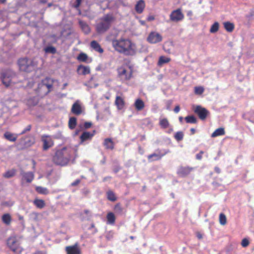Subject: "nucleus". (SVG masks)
Wrapping results in <instances>:
<instances>
[{
  "mask_svg": "<svg viewBox=\"0 0 254 254\" xmlns=\"http://www.w3.org/2000/svg\"><path fill=\"white\" fill-rule=\"evenodd\" d=\"M46 1H46V0H41V3H46Z\"/></svg>",
  "mask_w": 254,
  "mask_h": 254,
  "instance_id": "0e129e2a",
  "label": "nucleus"
},
{
  "mask_svg": "<svg viewBox=\"0 0 254 254\" xmlns=\"http://www.w3.org/2000/svg\"><path fill=\"white\" fill-rule=\"evenodd\" d=\"M184 133L182 131H178L175 135V138L177 141H181L183 139Z\"/></svg>",
  "mask_w": 254,
  "mask_h": 254,
  "instance_id": "37998d69",
  "label": "nucleus"
},
{
  "mask_svg": "<svg viewBox=\"0 0 254 254\" xmlns=\"http://www.w3.org/2000/svg\"><path fill=\"white\" fill-rule=\"evenodd\" d=\"M84 212L86 214H88V213H89L90 211L88 210H85L84 211Z\"/></svg>",
  "mask_w": 254,
  "mask_h": 254,
  "instance_id": "e2e57ef3",
  "label": "nucleus"
},
{
  "mask_svg": "<svg viewBox=\"0 0 254 254\" xmlns=\"http://www.w3.org/2000/svg\"><path fill=\"white\" fill-rule=\"evenodd\" d=\"M162 40V36L156 32H151L147 37V41L151 44H156Z\"/></svg>",
  "mask_w": 254,
  "mask_h": 254,
  "instance_id": "1a4fd4ad",
  "label": "nucleus"
},
{
  "mask_svg": "<svg viewBox=\"0 0 254 254\" xmlns=\"http://www.w3.org/2000/svg\"><path fill=\"white\" fill-rule=\"evenodd\" d=\"M42 141L43 142V150H47L53 145L52 140L48 136H42Z\"/></svg>",
  "mask_w": 254,
  "mask_h": 254,
  "instance_id": "2eb2a0df",
  "label": "nucleus"
},
{
  "mask_svg": "<svg viewBox=\"0 0 254 254\" xmlns=\"http://www.w3.org/2000/svg\"><path fill=\"white\" fill-rule=\"evenodd\" d=\"M107 198L109 200L112 201H115L117 200V198L115 193L112 190H109L107 192Z\"/></svg>",
  "mask_w": 254,
  "mask_h": 254,
  "instance_id": "4c0bfd02",
  "label": "nucleus"
},
{
  "mask_svg": "<svg viewBox=\"0 0 254 254\" xmlns=\"http://www.w3.org/2000/svg\"><path fill=\"white\" fill-rule=\"evenodd\" d=\"M12 220L11 217L9 214L6 213L2 215V221L6 225H9Z\"/></svg>",
  "mask_w": 254,
  "mask_h": 254,
  "instance_id": "b1692460",
  "label": "nucleus"
},
{
  "mask_svg": "<svg viewBox=\"0 0 254 254\" xmlns=\"http://www.w3.org/2000/svg\"><path fill=\"white\" fill-rule=\"evenodd\" d=\"M215 171L217 173V174H219L221 172V170L219 168H218V167H215Z\"/></svg>",
  "mask_w": 254,
  "mask_h": 254,
  "instance_id": "4d7b16f0",
  "label": "nucleus"
},
{
  "mask_svg": "<svg viewBox=\"0 0 254 254\" xmlns=\"http://www.w3.org/2000/svg\"><path fill=\"white\" fill-rule=\"evenodd\" d=\"M36 190L38 193L41 194H47L49 193L48 190L47 188L42 187H37L36 188Z\"/></svg>",
  "mask_w": 254,
  "mask_h": 254,
  "instance_id": "c9c22d12",
  "label": "nucleus"
},
{
  "mask_svg": "<svg viewBox=\"0 0 254 254\" xmlns=\"http://www.w3.org/2000/svg\"><path fill=\"white\" fill-rule=\"evenodd\" d=\"M156 151L157 152V153H153L147 156L148 160L149 162L159 160L167 153V152L166 151L164 153H161L159 150Z\"/></svg>",
  "mask_w": 254,
  "mask_h": 254,
  "instance_id": "4468645a",
  "label": "nucleus"
},
{
  "mask_svg": "<svg viewBox=\"0 0 254 254\" xmlns=\"http://www.w3.org/2000/svg\"><path fill=\"white\" fill-rule=\"evenodd\" d=\"M55 80L50 77L43 79L38 84V91L43 94H47L52 89Z\"/></svg>",
  "mask_w": 254,
  "mask_h": 254,
  "instance_id": "39448f33",
  "label": "nucleus"
},
{
  "mask_svg": "<svg viewBox=\"0 0 254 254\" xmlns=\"http://www.w3.org/2000/svg\"><path fill=\"white\" fill-rule=\"evenodd\" d=\"M95 130H93L92 132L89 131H84L80 136V144L84 143L86 141L91 140L94 135Z\"/></svg>",
  "mask_w": 254,
  "mask_h": 254,
  "instance_id": "ddd939ff",
  "label": "nucleus"
},
{
  "mask_svg": "<svg viewBox=\"0 0 254 254\" xmlns=\"http://www.w3.org/2000/svg\"><path fill=\"white\" fill-rule=\"evenodd\" d=\"M115 104L119 109H121L123 108L124 105V100L121 97L117 96Z\"/></svg>",
  "mask_w": 254,
  "mask_h": 254,
  "instance_id": "c756f323",
  "label": "nucleus"
},
{
  "mask_svg": "<svg viewBox=\"0 0 254 254\" xmlns=\"http://www.w3.org/2000/svg\"><path fill=\"white\" fill-rule=\"evenodd\" d=\"M74 153V150L73 149L64 147L56 152L53 157V161L57 165L65 166L71 159Z\"/></svg>",
  "mask_w": 254,
  "mask_h": 254,
  "instance_id": "f03ea898",
  "label": "nucleus"
},
{
  "mask_svg": "<svg viewBox=\"0 0 254 254\" xmlns=\"http://www.w3.org/2000/svg\"><path fill=\"white\" fill-rule=\"evenodd\" d=\"M21 175L22 176V181H26V182L30 183L34 179V175L33 173L31 172H25L22 171L21 172Z\"/></svg>",
  "mask_w": 254,
  "mask_h": 254,
  "instance_id": "f3484780",
  "label": "nucleus"
},
{
  "mask_svg": "<svg viewBox=\"0 0 254 254\" xmlns=\"http://www.w3.org/2000/svg\"><path fill=\"white\" fill-rule=\"evenodd\" d=\"M219 223L222 225H225L227 222L226 217L223 213H220L219 217Z\"/></svg>",
  "mask_w": 254,
  "mask_h": 254,
  "instance_id": "ea45409f",
  "label": "nucleus"
},
{
  "mask_svg": "<svg viewBox=\"0 0 254 254\" xmlns=\"http://www.w3.org/2000/svg\"><path fill=\"white\" fill-rule=\"evenodd\" d=\"M56 51V49L53 47H48L46 49V52H50L53 54L55 53Z\"/></svg>",
  "mask_w": 254,
  "mask_h": 254,
  "instance_id": "09e8293b",
  "label": "nucleus"
},
{
  "mask_svg": "<svg viewBox=\"0 0 254 254\" xmlns=\"http://www.w3.org/2000/svg\"><path fill=\"white\" fill-rule=\"evenodd\" d=\"M77 125V120L75 117H71L68 121V127L70 129H74Z\"/></svg>",
  "mask_w": 254,
  "mask_h": 254,
  "instance_id": "cd10ccee",
  "label": "nucleus"
},
{
  "mask_svg": "<svg viewBox=\"0 0 254 254\" xmlns=\"http://www.w3.org/2000/svg\"><path fill=\"white\" fill-rule=\"evenodd\" d=\"M148 19H149V20H153V19H154V18H153V17H149V18H148Z\"/></svg>",
  "mask_w": 254,
  "mask_h": 254,
  "instance_id": "338daca9",
  "label": "nucleus"
},
{
  "mask_svg": "<svg viewBox=\"0 0 254 254\" xmlns=\"http://www.w3.org/2000/svg\"><path fill=\"white\" fill-rule=\"evenodd\" d=\"M87 59V55L84 53H80L77 57V60L80 62H86Z\"/></svg>",
  "mask_w": 254,
  "mask_h": 254,
  "instance_id": "79ce46f5",
  "label": "nucleus"
},
{
  "mask_svg": "<svg viewBox=\"0 0 254 254\" xmlns=\"http://www.w3.org/2000/svg\"><path fill=\"white\" fill-rule=\"evenodd\" d=\"M219 24L218 22H215L211 26L210 29V32L211 33H214L216 32L219 29Z\"/></svg>",
  "mask_w": 254,
  "mask_h": 254,
  "instance_id": "58836bf2",
  "label": "nucleus"
},
{
  "mask_svg": "<svg viewBox=\"0 0 254 254\" xmlns=\"http://www.w3.org/2000/svg\"><path fill=\"white\" fill-rule=\"evenodd\" d=\"M180 110V108L179 105L176 106L174 110V112L176 113H178Z\"/></svg>",
  "mask_w": 254,
  "mask_h": 254,
  "instance_id": "5fc2aeb1",
  "label": "nucleus"
},
{
  "mask_svg": "<svg viewBox=\"0 0 254 254\" xmlns=\"http://www.w3.org/2000/svg\"><path fill=\"white\" fill-rule=\"evenodd\" d=\"M32 126L30 125H28L20 133V134H25L26 132L29 131L31 129Z\"/></svg>",
  "mask_w": 254,
  "mask_h": 254,
  "instance_id": "de8ad7c7",
  "label": "nucleus"
},
{
  "mask_svg": "<svg viewBox=\"0 0 254 254\" xmlns=\"http://www.w3.org/2000/svg\"><path fill=\"white\" fill-rule=\"evenodd\" d=\"M179 121L181 122V123H182L183 122V118L182 117H180L179 118Z\"/></svg>",
  "mask_w": 254,
  "mask_h": 254,
  "instance_id": "680f3d73",
  "label": "nucleus"
},
{
  "mask_svg": "<svg viewBox=\"0 0 254 254\" xmlns=\"http://www.w3.org/2000/svg\"><path fill=\"white\" fill-rule=\"evenodd\" d=\"M114 236V233L112 231L108 232L106 234V238L107 240L110 241L111 240Z\"/></svg>",
  "mask_w": 254,
  "mask_h": 254,
  "instance_id": "a18cd8bd",
  "label": "nucleus"
},
{
  "mask_svg": "<svg viewBox=\"0 0 254 254\" xmlns=\"http://www.w3.org/2000/svg\"><path fill=\"white\" fill-rule=\"evenodd\" d=\"M18 64L19 69L21 71L25 72L32 71L35 69L37 65V63L34 60L26 58L19 59Z\"/></svg>",
  "mask_w": 254,
  "mask_h": 254,
  "instance_id": "20e7f679",
  "label": "nucleus"
},
{
  "mask_svg": "<svg viewBox=\"0 0 254 254\" xmlns=\"http://www.w3.org/2000/svg\"><path fill=\"white\" fill-rule=\"evenodd\" d=\"M33 254H47L46 251H37Z\"/></svg>",
  "mask_w": 254,
  "mask_h": 254,
  "instance_id": "864d4df0",
  "label": "nucleus"
},
{
  "mask_svg": "<svg viewBox=\"0 0 254 254\" xmlns=\"http://www.w3.org/2000/svg\"><path fill=\"white\" fill-rule=\"evenodd\" d=\"M170 20L173 22H178L184 18V15L180 9L173 11L170 15Z\"/></svg>",
  "mask_w": 254,
  "mask_h": 254,
  "instance_id": "9b49d317",
  "label": "nucleus"
},
{
  "mask_svg": "<svg viewBox=\"0 0 254 254\" xmlns=\"http://www.w3.org/2000/svg\"><path fill=\"white\" fill-rule=\"evenodd\" d=\"M112 44L115 50L121 54L133 55L135 53V45L128 39H114Z\"/></svg>",
  "mask_w": 254,
  "mask_h": 254,
  "instance_id": "f257e3e1",
  "label": "nucleus"
},
{
  "mask_svg": "<svg viewBox=\"0 0 254 254\" xmlns=\"http://www.w3.org/2000/svg\"><path fill=\"white\" fill-rule=\"evenodd\" d=\"M111 179V177H105L104 179H103V181L104 182H105L108 180H110Z\"/></svg>",
  "mask_w": 254,
  "mask_h": 254,
  "instance_id": "052dcab7",
  "label": "nucleus"
},
{
  "mask_svg": "<svg viewBox=\"0 0 254 254\" xmlns=\"http://www.w3.org/2000/svg\"><path fill=\"white\" fill-rule=\"evenodd\" d=\"M79 25L82 29V31L85 33L88 34L90 32V28L89 26L84 22L82 21H79Z\"/></svg>",
  "mask_w": 254,
  "mask_h": 254,
  "instance_id": "a878e982",
  "label": "nucleus"
},
{
  "mask_svg": "<svg viewBox=\"0 0 254 254\" xmlns=\"http://www.w3.org/2000/svg\"><path fill=\"white\" fill-rule=\"evenodd\" d=\"M104 145L107 149H113L114 148V143L111 139L106 138L104 140Z\"/></svg>",
  "mask_w": 254,
  "mask_h": 254,
  "instance_id": "bb28decb",
  "label": "nucleus"
},
{
  "mask_svg": "<svg viewBox=\"0 0 254 254\" xmlns=\"http://www.w3.org/2000/svg\"><path fill=\"white\" fill-rule=\"evenodd\" d=\"M193 170L190 167H181L178 170V174L181 177H185L188 175Z\"/></svg>",
  "mask_w": 254,
  "mask_h": 254,
  "instance_id": "a211bd4d",
  "label": "nucleus"
},
{
  "mask_svg": "<svg viewBox=\"0 0 254 254\" xmlns=\"http://www.w3.org/2000/svg\"><path fill=\"white\" fill-rule=\"evenodd\" d=\"M15 173L16 170L14 169L8 170L3 174V177L5 178H10L13 177L15 175Z\"/></svg>",
  "mask_w": 254,
  "mask_h": 254,
  "instance_id": "473e14b6",
  "label": "nucleus"
},
{
  "mask_svg": "<svg viewBox=\"0 0 254 254\" xmlns=\"http://www.w3.org/2000/svg\"><path fill=\"white\" fill-rule=\"evenodd\" d=\"M92 126V123L91 122H85L84 125V127L85 128L87 129L90 128Z\"/></svg>",
  "mask_w": 254,
  "mask_h": 254,
  "instance_id": "603ef678",
  "label": "nucleus"
},
{
  "mask_svg": "<svg viewBox=\"0 0 254 254\" xmlns=\"http://www.w3.org/2000/svg\"><path fill=\"white\" fill-rule=\"evenodd\" d=\"M194 112L201 120H205L209 114V112L205 108L200 106H197L194 109Z\"/></svg>",
  "mask_w": 254,
  "mask_h": 254,
  "instance_id": "9d476101",
  "label": "nucleus"
},
{
  "mask_svg": "<svg viewBox=\"0 0 254 254\" xmlns=\"http://www.w3.org/2000/svg\"><path fill=\"white\" fill-rule=\"evenodd\" d=\"M80 182L81 180L80 179H77L71 184V186L72 187H75L77 186L80 183Z\"/></svg>",
  "mask_w": 254,
  "mask_h": 254,
  "instance_id": "8fccbe9b",
  "label": "nucleus"
},
{
  "mask_svg": "<svg viewBox=\"0 0 254 254\" xmlns=\"http://www.w3.org/2000/svg\"><path fill=\"white\" fill-rule=\"evenodd\" d=\"M81 0H76L75 7H78L80 5Z\"/></svg>",
  "mask_w": 254,
  "mask_h": 254,
  "instance_id": "6e6d98bb",
  "label": "nucleus"
},
{
  "mask_svg": "<svg viewBox=\"0 0 254 254\" xmlns=\"http://www.w3.org/2000/svg\"><path fill=\"white\" fill-rule=\"evenodd\" d=\"M91 47L94 49L96 52H99V53H103L104 50L103 48H101L100 44L96 41H92L90 43Z\"/></svg>",
  "mask_w": 254,
  "mask_h": 254,
  "instance_id": "aec40b11",
  "label": "nucleus"
},
{
  "mask_svg": "<svg viewBox=\"0 0 254 254\" xmlns=\"http://www.w3.org/2000/svg\"><path fill=\"white\" fill-rule=\"evenodd\" d=\"M4 136L7 140L13 142L15 141L17 138V136L16 135L9 132H6L4 133Z\"/></svg>",
  "mask_w": 254,
  "mask_h": 254,
  "instance_id": "7c9ffc66",
  "label": "nucleus"
},
{
  "mask_svg": "<svg viewBox=\"0 0 254 254\" xmlns=\"http://www.w3.org/2000/svg\"><path fill=\"white\" fill-rule=\"evenodd\" d=\"M196 236L198 239H201L202 238V235L200 233H197L196 234Z\"/></svg>",
  "mask_w": 254,
  "mask_h": 254,
  "instance_id": "13d9d810",
  "label": "nucleus"
},
{
  "mask_svg": "<svg viewBox=\"0 0 254 254\" xmlns=\"http://www.w3.org/2000/svg\"><path fill=\"white\" fill-rule=\"evenodd\" d=\"M117 71L118 77L123 81L129 80L132 76V71L130 68L121 66L118 68Z\"/></svg>",
  "mask_w": 254,
  "mask_h": 254,
  "instance_id": "0eeeda50",
  "label": "nucleus"
},
{
  "mask_svg": "<svg viewBox=\"0 0 254 254\" xmlns=\"http://www.w3.org/2000/svg\"><path fill=\"white\" fill-rule=\"evenodd\" d=\"M0 2L2 3H4L5 1V0H0Z\"/></svg>",
  "mask_w": 254,
  "mask_h": 254,
  "instance_id": "774afa93",
  "label": "nucleus"
},
{
  "mask_svg": "<svg viewBox=\"0 0 254 254\" xmlns=\"http://www.w3.org/2000/svg\"><path fill=\"white\" fill-rule=\"evenodd\" d=\"M190 131L191 132V134H193L195 132V129L194 128H191L190 129Z\"/></svg>",
  "mask_w": 254,
  "mask_h": 254,
  "instance_id": "bf43d9fd",
  "label": "nucleus"
},
{
  "mask_svg": "<svg viewBox=\"0 0 254 254\" xmlns=\"http://www.w3.org/2000/svg\"><path fill=\"white\" fill-rule=\"evenodd\" d=\"M66 254H81V250L78 245L76 243L73 246H67L65 247Z\"/></svg>",
  "mask_w": 254,
  "mask_h": 254,
  "instance_id": "f8f14e48",
  "label": "nucleus"
},
{
  "mask_svg": "<svg viewBox=\"0 0 254 254\" xmlns=\"http://www.w3.org/2000/svg\"><path fill=\"white\" fill-rule=\"evenodd\" d=\"M7 245L9 249L16 254H21L23 249L20 246L19 240L15 237L9 238Z\"/></svg>",
  "mask_w": 254,
  "mask_h": 254,
  "instance_id": "423d86ee",
  "label": "nucleus"
},
{
  "mask_svg": "<svg viewBox=\"0 0 254 254\" xmlns=\"http://www.w3.org/2000/svg\"><path fill=\"white\" fill-rule=\"evenodd\" d=\"M71 112L74 115H79L82 113V108L80 102L76 101L72 106Z\"/></svg>",
  "mask_w": 254,
  "mask_h": 254,
  "instance_id": "dca6fc26",
  "label": "nucleus"
},
{
  "mask_svg": "<svg viewBox=\"0 0 254 254\" xmlns=\"http://www.w3.org/2000/svg\"><path fill=\"white\" fill-rule=\"evenodd\" d=\"M144 103L142 100L140 99L136 100L134 103V107L136 110L141 111L144 108Z\"/></svg>",
  "mask_w": 254,
  "mask_h": 254,
  "instance_id": "4be33fe9",
  "label": "nucleus"
},
{
  "mask_svg": "<svg viewBox=\"0 0 254 254\" xmlns=\"http://www.w3.org/2000/svg\"><path fill=\"white\" fill-rule=\"evenodd\" d=\"M94 227H95L94 224L93 223H92V224H91V228H94Z\"/></svg>",
  "mask_w": 254,
  "mask_h": 254,
  "instance_id": "69168bd1",
  "label": "nucleus"
},
{
  "mask_svg": "<svg viewBox=\"0 0 254 254\" xmlns=\"http://www.w3.org/2000/svg\"><path fill=\"white\" fill-rule=\"evenodd\" d=\"M33 203L37 207L42 209L45 206V201L42 199H35Z\"/></svg>",
  "mask_w": 254,
  "mask_h": 254,
  "instance_id": "c85d7f7f",
  "label": "nucleus"
},
{
  "mask_svg": "<svg viewBox=\"0 0 254 254\" xmlns=\"http://www.w3.org/2000/svg\"><path fill=\"white\" fill-rule=\"evenodd\" d=\"M107 219L108 222L109 224H114L115 221V217L113 213L109 212L107 214Z\"/></svg>",
  "mask_w": 254,
  "mask_h": 254,
  "instance_id": "72a5a7b5",
  "label": "nucleus"
},
{
  "mask_svg": "<svg viewBox=\"0 0 254 254\" xmlns=\"http://www.w3.org/2000/svg\"><path fill=\"white\" fill-rule=\"evenodd\" d=\"M204 153L203 151H200V152L196 155V158L197 160H201L202 158V155Z\"/></svg>",
  "mask_w": 254,
  "mask_h": 254,
  "instance_id": "3c124183",
  "label": "nucleus"
},
{
  "mask_svg": "<svg viewBox=\"0 0 254 254\" xmlns=\"http://www.w3.org/2000/svg\"><path fill=\"white\" fill-rule=\"evenodd\" d=\"M241 245L244 248L247 247L249 245V240L246 238L243 239L241 242Z\"/></svg>",
  "mask_w": 254,
  "mask_h": 254,
  "instance_id": "49530a36",
  "label": "nucleus"
},
{
  "mask_svg": "<svg viewBox=\"0 0 254 254\" xmlns=\"http://www.w3.org/2000/svg\"><path fill=\"white\" fill-rule=\"evenodd\" d=\"M77 72L80 75H86L90 72V69L88 66L79 65L77 68Z\"/></svg>",
  "mask_w": 254,
  "mask_h": 254,
  "instance_id": "6ab92c4d",
  "label": "nucleus"
},
{
  "mask_svg": "<svg viewBox=\"0 0 254 254\" xmlns=\"http://www.w3.org/2000/svg\"><path fill=\"white\" fill-rule=\"evenodd\" d=\"M225 133L224 128L223 127H219L216 129L211 134L212 137H215L218 136L224 135Z\"/></svg>",
  "mask_w": 254,
  "mask_h": 254,
  "instance_id": "5701e85b",
  "label": "nucleus"
},
{
  "mask_svg": "<svg viewBox=\"0 0 254 254\" xmlns=\"http://www.w3.org/2000/svg\"><path fill=\"white\" fill-rule=\"evenodd\" d=\"M114 211L117 214L122 215L123 212V208L120 204H117L115 206Z\"/></svg>",
  "mask_w": 254,
  "mask_h": 254,
  "instance_id": "a19ab883",
  "label": "nucleus"
},
{
  "mask_svg": "<svg viewBox=\"0 0 254 254\" xmlns=\"http://www.w3.org/2000/svg\"><path fill=\"white\" fill-rule=\"evenodd\" d=\"M15 75V73L9 69L2 71L1 75V79L2 84L6 87L10 86L12 79Z\"/></svg>",
  "mask_w": 254,
  "mask_h": 254,
  "instance_id": "6e6552de",
  "label": "nucleus"
},
{
  "mask_svg": "<svg viewBox=\"0 0 254 254\" xmlns=\"http://www.w3.org/2000/svg\"><path fill=\"white\" fill-rule=\"evenodd\" d=\"M159 125L162 127L166 128L169 127V123L168 120L164 118L160 120Z\"/></svg>",
  "mask_w": 254,
  "mask_h": 254,
  "instance_id": "e433bc0d",
  "label": "nucleus"
},
{
  "mask_svg": "<svg viewBox=\"0 0 254 254\" xmlns=\"http://www.w3.org/2000/svg\"><path fill=\"white\" fill-rule=\"evenodd\" d=\"M185 120L187 123L196 124L197 120L194 116H188L185 118Z\"/></svg>",
  "mask_w": 254,
  "mask_h": 254,
  "instance_id": "f704fd0d",
  "label": "nucleus"
},
{
  "mask_svg": "<svg viewBox=\"0 0 254 254\" xmlns=\"http://www.w3.org/2000/svg\"><path fill=\"white\" fill-rule=\"evenodd\" d=\"M204 91V88L202 87L199 86V87H195L194 88V93L196 94L200 95L202 94V93Z\"/></svg>",
  "mask_w": 254,
  "mask_h": 254,
  "instance_id": "c03bdc74",
  "label": "nucleus"
},
{
  "mask_svg": "<svg viewBox=\"0 0 254 254\" xmlns=\"http://www.w3.org/2000/svg\"><path fill=\"white\" fill-rule=\"evenodd\" d=\"M115 20V18L112 14H107L105 15L96 25L97 32L99 34L104 33L110 29Z\"/></svg>",
  "mask_w": 254,
  "mask_h": 254,
  "instance_id": "7ed1b4c3",
  "label": "nucleus"
},
{
  "mask_svg": "<svg viewBox=\"0 0 254 254\" xmlns=\"http://www.w3.org/2000/svg\"><path fill=\"white\" fill-rule=\"evenodd\" d=\"M224 28L227 32H231L234 29V25L233 23L227 21L223 23Z\"/></svg>",
  "mask_w": 254,
  "mask_h": 254,
  "instance_id": "393cba45",
  "label": "nucleus"
},
{
  "mask_svg": "<svg viewBox=\"0 0 254 254\" xmlns=\"http://www.w3.org/2000/svg\"><path fill=\"white\" fill-rule=\"evenodd\" d=\"M170 61V59L168 58H166L163 56H161L159 58L158 65L159 66H161L165 64H167Z\"/></svg>",
  "mask_w": 254,
  "mask_h": 254,
  "instance_id": "2f4dec72",
  "label": "nucleus"
},
{
  "mask_svg": "<svg viewBox=\"0 0 254 254\" xmlns=\"http://www.w3.org/2000/svg\"><path fill=\"white\" fill-rule=\"evenodd\" d=\"M145 7V3L143 0H140L138 1L135 5V9L136 11L138 13H141L142 12Z\"/></svg>",
  "mask_w": 254,
  "mask_h": 254,
  "instance_id": "412c9836",
  "label": "nucleus"
}]
</instances>
